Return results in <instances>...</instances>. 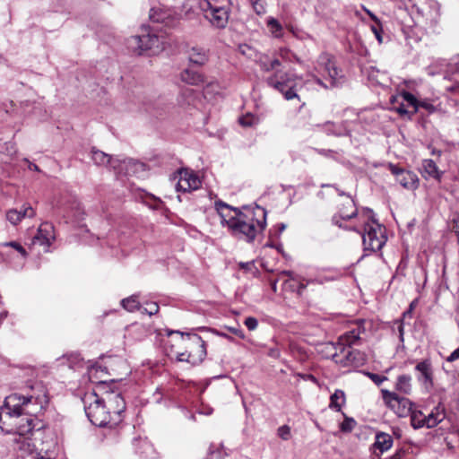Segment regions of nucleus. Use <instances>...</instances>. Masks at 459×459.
Returning a JSON list of instances; mask_svg holds the SVG:
<instances>
[{
  "mask_svg": "<svg viewBox=\"0 0 459 459\" xmlns=\"http://www.w3.org/2000/svg\"><path fill=\"white\" fill-rule=\"evenodd\" d=\"M323 131L327 135H333L336 137L350 136L351 131L347 127V122L333 123L327 121L322 126Z\"/></svg>",
  "mask_w": 459,
  "mask_h": 459,
  "instance_id": "6ab92c4d",
  "label": "nucleus"
},
{
  "mask_svg": "<svg viewBox=\"0 0 459 459\" xmlns=\"http://www.w3.org/2000/svg\"><path fill=\"white\" fill-rule=\"evenodd\" d=\"M24 161L28 163V168L30 170L40 171L38 165L31 163L28 159H24Z\"/></svg>",
  "mask_w": 459,
  "mask_h": 459,
  "instance_id": "bf43d9fd",
  "label": "nucleus"
},
{
  "mask_svg": "<svg viewBox=\"0 0 459 459\" xmlns=\"http://www.w3.org/2000/svg\"><path fill=\"white\" fill-rule=\"evenodd\" d=\"M417 107H418V109L420 108H422L426 109L429 113H433L436 110V108L434 107V105L431 104L429 100H419L418 104H417Z\"/></svg>",
  "mask_w": 459,
  "mask_h": 459,
  "instance_id": "de8ad7c7",
  "label": "nucleus"
},
{
  "mask_svg": "<svg viewBox=\"0 0 459 459\" xmlns=\"http://www.w3.org/2000/svg\"><path fill=\"white\" fill-rule=\"evenodd\" d=\"M0 152L4 153L10 157L14 156L17 152L15 143L12 141L3 143H0Z\"/></svg>",
  "mask_w": 459,
  "mask_h": 459,
  "instance_id": "c9c22d12",
  "label": "nucleus"
},
{
  "mask_svg": "<svg viewBox=\"0 0 459 459\" xmlns=\"http://www.w3.org/2000/svg\"><path fill=\"white\" fill-rule=\"evenodd\" d=\"M244 324L249 331H254L258 325V321L253 316H248L245 319Z\"/></svg>",
  "mask_w": 459,
  "mask_h": 459,
  "instance_id": "09e8293b",
  "label": "nucleus"
},
{
  "mask_svg": "<svg viewBox=\"0 0 459 459\" xmlns=\"http://www.w3.org/2000/svg\"><path fill=\"white\" fill-rule=\"evenodd\" d=\"M345 403V394L342 390L337 389L330 397V405L331 409L335 410L336 411H340L342 406Z\"/></svg>",
  "mask_w": 459,
  "mask_h": 459,
  "instance_id": "c756f323",
  "label": "nucleus"
},
{
  "mask_svg": "<svg viewBox=\"0 0 459 459\" xmlns=\"http://www.w3.org/2000/svg\"><path fill=\"white\" fill-rule=\"evenodd\" d=\"M252 7L257 15H263L266 13L265 0H250Z\"/></svg>",
  "mask_w": 459,
  "mask_h": 459,
  "instance_id": "58836bf2",
  "label": "nucleus"
},
{
  "mask_svg": "<svg viewBox=\"0 0 459 459\" xmlns=\"http://www.w3.org/2000/svg\"><path fill=\"white\" fill-rule=\"evenodd\" d=\"M339 352L333 354V359L335 363L342 367H359L364 364L365 355L358 350H352L351 347L342 346L336 348Z\"/></svg>",
  "mask_w": 459,
  "mask_h": 459,
  "instance_id": "9d476101",
  "label": "nucleus"
},
{
  "mask_svg": "<svg viewBox=\"0 0 459 459\" xmlns=\"http://www.w3.org/2000/svg\"><path fill=\"white\" fill-rule=\"evenodd\" d=\"M209 459H221L220 455L217 454V453H213L210 455V458Z\"/></svg>",
  "mask_w": 459,
  "mask_h": 459,
  "instance_id": "69168bd1",
  "label": "nucleus"
},
{
  "mask_svg": "<svg viewBox=\"0 0 459 459\" xmlns=\"http://www.w3.org/2000/svg\"><path fill=\"white\" fill-rule=\"evenodd\" d=\"M144 167L145 165L143 163L134 160L133 159H119L114 157L110 169H112L117 175L131 176L137 173L140 170H144Z\"/></svg>",
  "mask_w": 459,
  "mask_h": 459,
  "instance_id": "9b49d317",
  "label": "nucleus"
},
{
  "mask_svg": "<svg viewBox=\"0 0 459 459\" xmlns=\"http://www.w3.org/2000/svg\"><path fill=\"white\" fill-rule=\"evenodd\" d=\"M238 121L242 126L250 127L257 125L259 123V118L251 113H247L246 115L240 117Z\"/></svg>",
  "mask_w": 459,
  "mask_h": 459,
  "instance_id": "f704fd0d",
  "label": "nucleus"
},
{
  "mask_svg": "<svg viewBox=\"0 0 459 459\" xmlns=\"http://www.w3.org/2000/svg\"><path fill=\"white\" fill-rule=\"evenodd\" d=\"M360 333L361 331L359 326L346 332L340 337V342L338 343L337 348H341L342 346L351 347L352 345L357 344L360 339Z\"/></svg>",
  "mask_w": 459,
  "mask_h": 459,
  "instance_id": "5701e85b",
  "label": "nucleus"
},
{
  "mask_svg": "<svg viewBox=\"0 0 459 459\" xmlns=\"http://www.w3.org/2000/svg\"><path fill=\"white\" fill-rule=\"evenodd\" d=\"M48 404L46 386L42 382L34 381L22 388L21 393H13L5 397L4 406L11 410H22L32 415H42Z\"/></svg>",
  "mask_w": 459,
  "mask_h": 459,
  "instance_id": "f257e3e1",
  "label": "nucleus"
},
{
  "mask_svg": "<svg viewBox=\"0 0 459 459\" xmlns=\"http://www.w3.org/2000/svg\"><path fill=\"white\" fill-rule=\"evenodd\" d=\"M459 359V347L455 349L447 358V361L452 362Z\"/></svg>",
  "mask_w": 459,
  "mask_h": 459,
  "instance_id": "6e6d98bb",
  "label": "nucleus"
},
{
  "mask_svg": "<svg viewBox=\"0 0 459 459\" xmlns=\"http://www.w3.org/2000/svg\"><path fill=\"white\" fill-rule=\"evenodd\" d=\"M266 210L258 205L245 212L236 209L234 218L229 221L231 235L248 243L253 242L266 227Z\"/></svg>",
  "mask_w": 459,
  "mask_h": 459,
  "instance_id": "f03ea898",
  "label": "nucleus"
},
{
  "mask_svg": "<svg viewBox=\"0 0 459 459\" xmlns=\"http://www.w3.org/2000/svg\"><path fill=\"white\" fill-rule=\"evenodd\" d=\"M64 359L67 360V365L71 368H74L79 367L82 363V359L79 354L73 353L70 355H66Z\"/></svg>",
  "mask_w": 459,
  "mask_h": 459,
  "instance_id": "ea45409f",
  "label": "nucleus"
},
{
  "mask_svg": "<svg viewBox=\"0 0 459 459\" xmlns=\"http://www.w3.org/2000/svg\"><path fill=\"white\" fill-rule=\"evenodd\" d=\"M197 97V91L190 88H184L181 90L178 101L183 106H192L195 104Z\"/></svg>",
  "mask_w": 459,
  "mask_h": 459,
  "instance_id": "bb28decb",
  "label": "nucleus"
},
{
  "mask_svg": "<svg viewBox=\"0 0 459 459\" xmlns=\"http://www.w3.org/2000/svg\"><path fill=\"white\" fill-rule=\"evenodd\" d=\"M368 221L364 223V232L361 233L364 251L376 252L380 250L386 242L385 228L379 224L370 209H366Z\"/></svg>",
  "mask_w": 459,
  "mask_h": 459,
  "instance_id": "39448f33",
  "label": "nucleus"
},
{
  "mask_svg": "<svg viewBox=\"0 0 459 459\" xmlns=\"http://www.w3.org/2000/svg\"><path fill=\"white\" fill-rule=\"evenodd\" d=\"M401 97L403 98V100L404 101H406L410 106H411L413 108L412 114H414L418 111L417 104H418L419 100L416 99V97L412 93H411L409 91H403L401 93Z\"/></svg>",
  "mask_w": 459,
  "mask_h": 459,
  "instance_id": "4c0bfd02",
  "label": "nucleus"
},
{
  "mask_svg": "<svg viewBox=\"0 0 459 459\" xmlns=\"http://www.w3.org/2000/svg\"><path fill=\"white\" fill-rule=\"evenodd\" d=\"M453 223H454V226H453V229L457 236V238H458V243H459V212L457 213V215L453 219Z\"/></svg>",
  "mask_w": 459,
  "mask_h": 459,
  "instance_id": "603ef678",
  "label": "nucleus"
},
{
  "mask_svg": "<svg viewBox=\"0 0 459 459\" xmlns=\"http://www.w3.org/2000/svg\"><path fill=\"white\" fill-rule=\"evenodd\" d=\"M415 369L419 372L418 380L427 388L433 386V376L431 363L429 359L419 362Z\"/></svg>",
  "mask_w": 459,
  "mask_h": 459,
  "instance_id": "f3484780",
  "label": "nucleus"
},
{
  "mask_svg": "<svg viewBox=\"0 0 459 459\" xmlns=\"http://www.w3.org/2000/svg\"><path fill=\"white\" fill-rule=\"evenodd\" d=\"M199 8L212 26L218 29H224L227 26L230 13L229 7L215 5L209 0H200Z\"/></svg>",
  "mask_w": 459,
  "mask_h": 459,
  "instance_id": "0eeeda50",
  "label": "nucleus"
},
{
  "mask_svg": "<svg viewBox=\"0 0 459 459\" xmlns=\"http://www.w3.org/2000/svg\"><path fill=\"white\" fill-rule=\"evenodd\" d=\"M397 113H399L401 116L407 115L409 112L405 108V105L403 103H400L397 107L394 108Z\"/></svg>",
  "mask_w": 459,
  "mask_h": 459,
  "instance_id": "864d4df0",
  "label": "nucleus"
},
{
  "mask_svg": "<svg viewBox=\"0 0 459 459\" xmlns=\"http://www.w3.org/2000/svg\"><path fill=\"white\" fill-rule=\"evenodd\" d=\"M299 377H300L301 378L305 379V380H311L313 381L314 383L316 382V378L311 375V374H298Z\"/></svg>",
  "mask_w": 459,
  "mask_h": 459,
  "instance_id": "13d9d810",
  "label": "nucleus"
},
{
  "mask_svg": "<svg viewBox=\"0 0 459 459\" xmlns=\"http://www.w3.org/2000/svg\"><path fill=\"white\" fill-rule=\"evenodd\" d=\"M393 445V438L389 434L380 432L376 436L375 446L381 453L387 451Z\"/></svg>",
  "mask_w": 459,
  "mask_h": 459,
  "instance_id": "cd10ccee",
  "label": "nucleus"
},
{
  "mask_svg": "<svg viewBox=\"0 0 459 459\" xmlns=\"http://www.w3.org/2000/svg\"><path fill=\"white\" fill-rule=\"evenodd\" d=\"M294 282L297 283V293H298V295L301 296L303 294L304 290H306L307 284L310 283V282H314V280L313 281H307L305 282V280L302 277L299 276L298 278V280H296Z\"/></svg>",
  "mask_w": 459,
  "mask_h": 459,
  "instance_id": "37998d69",
  "label": "nucleus"
},
{
  "mask_svg": "<svg viewBox=\"0 0 459 459\" xmlns=\"http://www.w3.org/2000/svg\"><path fill=\"white\" fill-rule=\"evenodd\" d=\"M189 62L196 65H204L208 61L207 52L198 47H193L188 50Z\"/></svg>",
  "mask_w": 459,
  "mask_h": 459,
  "instance_id": "393cba45",
  "label": "nucleus"
},
{
  "mask_svg": "<svg viewBox=\"0 0 459 459\" xmlns=\"http://www.w3.org/2000/svg\"><path fill=\"white\" fill-rule=\"evenodd\" d=\"M445 412L439 406L435 407L430 413L425 416L424 427L432 429L437 426L444 419Z\"/></svg>",
  "mask_w": 459,
  "mask_h": 459,
  "instance_id": "b1692460",
  "label": "nucleus"
},
{
  "mask_svg": "<svg viewBox=\"0 0 459 459\" xmlns=\"http://www.w3.org/2000/svg\"><path fill=\"white\" fill-rule=\"evenodd\" d=\"M332 222H333V224L337 225V226H338V227H340V228H342V225L339 222V220H338L337 216H333V217L332 218Z\"/></svg>",
  "mask_w": 459,
  "mask_h": 459,
  "instance_id": "680f3d73",
  "label": "nucleus"
},
{
  "mask_svg": "<svg viewBox=\"0 0 459 459\" xmlns=\"http://www.w3.org/2000/svg\"><path fill=\"white\" fill-rule=\"evenodd\" d=\"M214 207L221 218V224L229 228V221L231 218H234V215H231V212H233L235 213V210L237 208L224 203L221 200L216 201L214 203Z\"/></svg>",
  "mask_w": 459,
  "mask_h": 459,
  "instance_id": "aec40b11",
  "label": "nucleus"
},
{
  "mask_svg": "<svg viewBox=\"0 0 459 459\" xmlns=\"http://www.w3.org/2000/svg\"><path fill=\"white\" fill-rule=\"evenodd\" d=\"M186 336L192 345L191 351L188 352V357L191 358V364H199L206 357L205 342L195 333H186Z\"/></svg>",
  "mask_w": 459,
  "mask_h": 459,
  "instance_id": "f8f14e48",
  "label": "nucleus"
},
{
  "mask_svg": "<svg viewBox=\"0 0 459 459\" xmlns=\"http://www.w3.org/2000/svg\"><path fill=\"white\" fill-rule=\"evenodd\" d=\"M356 421L352 418L346 417L341 424V429L343 432H350L354 429Z\"/></svg>",
  "mask_w": 459,
  "mask_h": 459,
  "instance_id": "79ce46f5",
  "label": "nucleus"
},
{
  "mask_svg": "<svg viewBox=\"0 0 459 459\" xmlns=\"http://www.w3.org/2000/svg\"><path fill=\"white\" fill-rule=\"evenodd\" d=\"M354 206H355L354 201L351 200V198H349V200L347 202L346 208H352V211L351 213H349L348 212H345L344 209H341L340 210V217L342 220H350V219L355 217L357 215V209Z\"/></svg>",
  "mask_w": 459,
  "mask_h": 459,
  "instance_id": "e433bc0d",
  "label": "nucleus"
},
{
  "mask_svg": "<svg viewBox=\"0 0 459 459\" xmlns=\"http://www.w3.org/2000/svg\"><path fill=\"white\" fill-rule=\"evenodd\" d=\"M135 446H138L136 451L143 458H151L153 452V447L146 439H135Z\"/></svg>",
  "mask_w": 459,
  "mask_h": 459,
  "instance_id": "7c9ffc66",
  "label": "nucleus"
},
{
  "mask_svg": "<svg viewBox=\"0 0 459 459\" xmlns=\"http://www.w3.org/2000/svg\"><path fill=\"white\" fill-rule=\"evenodd\" d=\"M378 25L379 24L372 25L371 26V30L375 34V36H376L377 39L378 40V42L381 43L382 42L381 28Z\"/></svg>",
  "mask_w": 459,
  "mask_h": 459,
  "instance_id": "3c124183",
  "label": "nucleus"
},
{
  "mask_svg": "<svg viewBox=\"0 0 459 459\" xmlns=\"http://www.w3.org/2000/svg\"><path fill=\"white\" fill-rule=\"evenodd\" d=\"M35 215V212L31 206H27L23 210H10L6 212V219L13 224H18L23 218H31Z\"/></svg>",
  "mask_w": 459,
  "mask_h": 459,
  "instance_id": "412c9836",
  "label": "nucleus"
},
{
  "mask_svg": "<svg viewBox=\"0 0 459 459\" xmlns=\"http://www.w3.org/2000/svg\"><path fill=\"white\" fill-rule=\"evenodd\" d=\"M228 330L240 339H245V333L239 327H228Z\"/></svg>",
  "mask_w": 459,
  "mask_h": 459,
  "instance_id": "8fccbe9b",
  "label": "nucleus"
},
{
  "mask_svg": "<svg viewBox=\"0 0 459 459\" xmlns=\"http://www.w3.org/2000/svg\"><path fill=\"white\" fill-rule=\"evenodd\" d=\"M368 14H369V16L371 17V19H372L373 21H375L377 24H379V23H380L379 20L377 19V17L375 14H373V13H370V12H368Z\"/></svg>",
  "mask_w": 459,
  "mask_h": 459,
  "instance_id": "e2e57ef3",
  "label": "nucleus"
},
{
  "mask_svg": "<svg viewBox=\"0 0 459 459\" xmlns=\"http://www.w3.org/2000/svg\"><path fill=\"white\" fill-rule=\"evenodd\" d=\"M180 79L182 82L189 85L197 86L204 85L205 83V80L201 74L188 68L180 73Z\"/></svg>",
  "mask_w": 459,
  "mask_h": 459,
  "instance_id": "4be33fe9",
  "label": "nucleus"
},
{
  "mask_svg": "<svg viewBox=\"0 0 459 459\" xmlns=\"http://www.w3.org/2000/svg\"><path fill=\"white\" fill-rule=\"evenodd\" d=\"M268 65L269 63H266V62H262L261 63V68L263 71L266 72V68H268Z\"/></svg>",
  "mask_w": 459,
  "mask_h": 459,
  "instance_id": "338daca9",
  "label": "nucleus"
},
{
  "mask_svg": "<svg viewBox=\"0 0 459 459\" xmlns=\"http://www.w3.org/2000/svg\"><path fill=\"white\" fill-rule=\"evenodd\" d=\"M177 359L179 361H187V362L191 363V358L188 357V352L178 353L177 355Z\"/></svg>",
  "mask_w": 459,
  "mask_h": 459,
  "instance_id": "5fc2aeb1",
  "label": "nucleus"
},
{
  "mask_svg": "<svg viewBox=\"0 0 459 459\" xmlns=\"http://www.w3.org/2000/svg\"><path fill=\"white\" fill-rule=\"evenodd\" d=\"M186 416L189 420H195V414H193V413H189V412H187V411H186Z\"/></svg>",
  "mask_w": 459,
  "mask_h": 459,
  "instance_id": "0e129e2a",
  "label": "nucleus"
},
{
  "mask_svg": "<svg viewBox=\"0 0 459 459\" xmlns=\"http://www.w3.org/2000/svg\"><path fill=\"white\" fill-rule=\"evenodd\" d=\"M160 44L159 37L150 32L141 36H133L127 41L128 48L137 52L138 55H142L147 50H152L155 53L156 50L160 48Z\"/></svg>",
  "mask_w": 459,
  "mask_h": 459,
  "instance_id": "1a4fd4ad",
  "label": "nucleus"
},
{
  "mask_svg": "<svg viewBox=\"0 0 459 459\" xmlns=\"http://www.w3.org/2000/svg\"><path fill=\"white\" fill-rule=\"evenodd\" d=\"M267 26L271 31V33L275 37V38H281L282 37V30H283V28L281 26V24L278 22V20H276L275 18L273 17H269L267 19Z\"/></svg>",
  "mask_w": 459,
  "mask_h": 459,
  "instance_id": "72a5a7b5",
  "label": "nucleus"
},
{
  "mask_svg": "<svg viewBox=\"0 0 459 459\" xmlns=\"http://www.w3.org/2000/svg\"><path fill=\"white\" fill-rule=\"evenodd\" d=\"M281 273L287 275L290 278V280L292 281L293 282L299 277V275L295 274L292 271H283Z\"/></svg>",
  "mask_w": 459,
  "mask_h": 459,
  "instance_id": "4d7b16f0",
  "label": "nucleus"
},
{
  "mask_svg": "<svg viewBox=\"0 0 459 459\" xmlns=\"http://www.w3.org/2000/svg\"><path fill=\"white\" fill-rule=\"evenodd\" d=\"M175 7H184L185 0H172Z\"/></svg>",
  "mask_w": 459,
  "mask_h": 459,
  "instance_id": "052dcab7",
  "label": "nucleus"
},
{
  "mask_svg": "<svg viewBox=\"0 0 459 459\" xmlns=\"http://www.w3.org/2000/svg\"><path fill=\"white\" fill-rule=\"evenodd\" d=\"M366 375L371 379L377 385H380L384 381H386L388 378L385 376H381L378 374L367 372Z\"/></svg>",
  "mask_w": 459,
  "mask_h": 459,
  "instance_id": "a18cd8bd",
  "label": "nucleus"
},
{
  "mask_svg": "<svg viewBox=\"0 0 459 459\" xmlns=\"http://www.w3.org/2000/svg\"><path fill=\"white\" fill-rule=\"evenodd\" d=\"M115 381H100L97 385V391L101 393L100 396L101 403H105L107 409L113 414L115 422L121 421V414L126 410V402L121 393L113 388Z\"/></svg>",
  "mask_w": 459,
  "mask_h": 459,
  "instance_id": "423d86ee",
  "label": "nucleus"
},
{
  "mask_svg": "<svg viewBox=\"0 0 459 459\" xmlns=\"http://www.w3.org/2000/svg\"><path fill=\"white\" fill-rule=\"evenodd\" d=\"M121 305L126 310H127L129 312H133L135 310H141V308H142L140 302L138 300V296H136V295H132L129 298L122 299Z\"/></svg>",
  "mask_w": 459,
  "mask_h": 459,
  "instance_id": "2f4dec72",
  "label": "nucleus"
},
{
  "mask_svg": "<svg viewBox=\"0 0 459 459\" xmlns=\"http://www.w3.org/2000/svg\"><path fill=\"white\" fill-rule=\"evenodd\" d=\"M280 65L281 61L277 58L269 62L266 72H275L266 79L267 85L281 92L287 100L299 99L297 91L299 78L293 73L278 70Z\"/></svg>",
  "mask_w": 459,
  "mask_h": 459,
  "instance_id": "7ed1b4c3",
  "label": "nucleus"
},
{
  "mask_svg": "<svg viewBox=\"0 0 459 459\" xmlns=\"http://www.w3.org/2000/svg\"><path fill=\"white\" fill-rule=\"evenodd\" d=\"M55 238L54 226L49 222H43L33 238V243L43 246L45 251H48Z\"/></svg>",
  "mask_w": 459,
  "mask_h": 459,
  "instance_id": "dca6fc26",
  "label": "nucleus"
},
{
  "mask_svg": "<svg viewBox=\"0 0 459 459\" xmlns=\"http://www.w3.org/2000/svg\"><path fill=\"white\" fill-rule=\"evenodd\" d=\"M421 175L424 178H434L441 181L444 172L437 166L436 162L431 159H425L421 163Z\"/></svg>",
  "mask_w": 459,
  "mask_h": 459,
  "instance_id": "a211bd4d",
  "label": "nucleus"
},
{
  "mask_svg": "<svg viewBox=\"0 0 459 459\" xmlns=\"http://www.w3.org/2000/svg\"><path fill=\"white\" fill-rule=\"evenodd\" d=\"M212 408L206 409V411H200V413H204V414H206V415H210V414H212Z\"/></svg>",
  "mask_w": 459,
  "mask_h": 459,
  "instance_id": "774afa93",
  "label": "nucleus"
},
{
  "mask_svg": "<svg viewBox=\"0 0 459 459\" xmlns=\"http://www.w3.org/2000/svg\"><path fill=\"white\" fill-rule=\"evenodd\" d=\"M5 247H11L17 250L23 257L27 256V252L25 248L18 242L16 241H10L4 244Z\"/></svg>",
  "mask_w": 459,
  "mask_h": 459,
  "instance_id": "c03bdc74",
  "label": "nucleus"
},
{
  "mask_svg": "<svg viewBox=\"0 0 459 459\" xmlns=\"http://www.w3.org/2000/svg\"><path fill=\"white\" fill-rule=\"evenodd\" d=\"M147 307H142L141 311L143 314H148L149 316L156 315L159 312V305L156 302H150L146 304Z\"/></svg>",
  "mask_w": 459,
  "mask_h": 459,
  "instance_id": "a19ab883",
  "label": "nucleus"
},
{
  "mask_svg": "<svg viewBox=\"0 0 459 459\" xmlns=\"http://www.w3.org/2000/svg\"><path fill=\"white\" fill-rule=\"evenodd\" d=\"M395 389L403 394H410L411 392V377L409 375H401L397 377Z\"/></svg>",
  "mask_w": 459,
  "mask_h": 459,
  "instance_id": "c85d7f7f",
  "label": "nucleus"
},
{
  "mask_svg": "<svg viewBox=\"0 0 459 459\" xmlns=\"http://www.w3.org/2000/svg\"><path fill=\"white\" fill-rule=\"evenodd\" d=\"M277 433L281 439L288 440L290 437V428L283 425L278 429Z\"/></svg>",
  "mask_w": 459,
  "mask_h": 459,
  "instance_id": "49530a36",
  "label": "nucleus"
},
{
  "mask_svg": "<svg viewBox=\"0 0 459 459\" xmlns=\"http://www.w3.org/2000/svg\"><path fill=\"white\" fill-rule=\"evenodd\" d=\"M91 153V160H93L94 164H96L97 166H105L110 168L114 157L96 148H92Z\"/></svg>",
  "mask_w": 459,
  "mask_h": 459,
  "instance_id": "a878e982",
  "label": "nucleus"
},
{
  "mask_svg": "<svg viewBox=\"0 0 459 459\" xmlns=\"http://www.w3.org/2000/svg\"><path fill=\"white\" fill-rule=\"evenodd\" d=\"M409 414H411V426L414 429H417L424 427L426 415L421 411L412 408Z\"/></svg>",
  "mask_w": 459,
  "mask_h": 459,
  "instance_id": "473e14b6",
  "label": "nucleus"
},
{
  "mask_svg": "<svg viewBox=\"0 0 459 459\" xmlns=\"http://www.w3.org/2000/svg\"><path fill=\"white\" fill-rule=\"evenodd\" d=\"M321 63L324 65V74L327 75L331 87H337L343 82V74L341 70L337 68L335 63L327 56L320 57Z\"/></svg>",
  "mask_w": 459,
  "mask_h": 459,
  "instance_id": "2eb2a0df",
  "label": "nucleus"
},
{
  "mask_svg": "<svg viewBox=\"0 0 459 459\" xmlns=\"http://www.w3.org/2000/svg\"><path fill=\"white\" fill-rule=\"evenodd\" d=\"M85 413L89 420L97 427L113 428L119 422L113 420V414L101 403L100 395L94 391L83 399Z\"/></svg>",
  "mask_w": 459,
  "mask_h": 459,
  "instance_id": "20e7f679",
  "label": "nucleus"
},
{
  "mask_svg": "<svg viewBox=\"0 0 459 459\" xmlns=\"http://www.w3.org/2000/svg\"><path fill=\"white\" fill-rule=\"evenodd\" d=\"M178 176L179 178L176 186L178 191L186 192L199 188L201 181L192 170L181 169L178 170Z\"/></svg>",
  "mask_w": 459,
  "mask_h": 459,
  "instance_id": "ddd939ff",
  "label": "nucleus"
},
{
  "mask_svg": "<svg viewBox=\"0 0 459 459\" xmlns=\"http://www.w3.org/2000/svg\"><path fill=\"white\" fill-rule=\"evenodd\" d=\"M390 170L395 176L396 181L405 189H415L418 186V177L411 171L404 170L395 165H389Z\"/></svg>",
  "mask_w": 459,
  "mask_h": 459,
  "instance_id": "4468645a",
  "label": "nucleus"
},
{
  "mask_svg": "<svg viewBox=\"0 0 459 459\" xmlns=\"http://www.w3.org/2000/svg\"><path fill=\"white\" fill-rule=\"evenodd\" d=\"M381 394L384 403L399 417H404L411 412L413 404L409 399L386 389H382Z\"/></svg>",
  "mask_w": 459,
  "mask_h": 459,
  "instance_id": "6e6552de",
  "label": "nucleus"
}]
</instances>
